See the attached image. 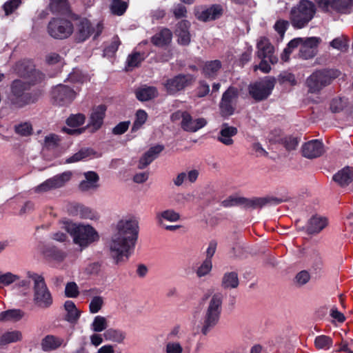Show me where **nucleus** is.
Instances as JSON below:
<instances>
[{
    "label": "nucleus",
    "instance_id": "1",
    "mask_svg": "<svg viewBox=\"0 0 353 353\" xmlns=\"http://www.w3.org/2000/svg\"><path fill=\"white\" fill-rule=\"evenodd\" d=\"M139 222L135 219H122L109 243L110 254L117 264L128 261L134 252L138 239Z\"/></svg>",
    "mask_w": 353,
    "mask_h": 353
},
{
    "label": "nucleus",
    "instance_id": "2",
    "mask_svg": "<svg viewBox=\"0 0 353 353\" xmlns=\"http://www.w3.org/2000/svg\"><path fill=\"white\" fill-rule=\"evenodd\" d=\"M23 64L17 65V68L22 66ZM17 70L21 76L28 77L31 81L30 83L17 79L13 81L10 85V93L8 96L10 103L17 108H22L38 100V94L30 92L29 90L31 84L41 82L45 79V75L39 70L32 68L28 71H21L20 68Z\"/></svg>",
    "mask_w": 353,
    "mask_h": 353
},
{
    "label": "nucleus",
    "instance_id": "3",
    "mask_svg": "<svg viewBox=\"0 0 353 353\" xmlns=\"http://www.w3.org/2000/svg\"><path fill=\"white\" fill-rule=\"evenodd\" d=\"M64 228L72 236L73 243L81 250L99 239L97 230L88 224H78L72 222H65Z\"/></svg>",
    "mask_w": 353,
    "mask_h": 353
},
{
    "label": "nucleus",
    "instance_id": "4",
    "mask_svg": "<svg viewBox=\"0 0 353 353\" xmlns=\"http://www.w3.org/2000/svg\"><path fill=\"white\" fill-rule=\"evenodd\" d=\"M27 277L33 281V298L35 306L40 309H48L53 304V297L43 276L33 272H28Z\"/></svg>",
    "mask_w": 353,
    "mask_h": 353
},
{
    "label": "nucleus",
    "instance_id": "5",
    "mask_svg": "<svg viewBox=\"0 0 353 353\" xmlns=\"http://www.w3.org/2000/svg\"><path fill=\"white\" fill-rule=\"evenodd\" d=\"M223 295L221 292L214 293L210 298L205 310L201 332L207 335L218 323L221 310Z\"/></svg>",
    "mask_w": 353,
    "mask_h": 353
},
{
    "label": "nucleus",
    "instance_id": "6",
    "mask_svg": "<svg viewBox=\"0 0 353 353\" xmlns=\"http://www.w3.org/2000/svg\"><path fill=\"white\" fill-rule=\"evenodd\" d=\"M316 11V6L312 1L301 0L290 11L292 26L296 29L304 28L314 18Z\"/></svg>",
    "mask_w": 353,
    "mask_h": 353
},
{
    "label": "nucleus",
    "instance_id": "7",
    "mask_svg": "<svg viewBox=\"0 0 353 353\" xmlns=\"http://www.w3.org/2000/svg\"><path fill=\"white\" fill-rule=\"evenodd\" d=\"M339 73V71L336 70H321L314 72L306 79L308 91L311 93L319 92L337 78Z\"/></svg>",
    "mask_w": 353,
    "mask_h": 353
},
{
    "label": "nucleus",
    "instance_id": "8",
    "mask_svg": "<svg viewBox=\"0 0 353 353\" xmlns=\"http://www.w3.org/2000/svg\"><path fill=\"white\" fill-rule=\"evenodd\" d=\"M104 26L103 21H99L93 26L90 21L83 18L79 19L76 26V39L79 42H83L88 39L92 34H94V39H97L103 32Z\"/></svg>",
    "mask_w": 353,
    "mask_h": 353
},
{
    "label": "nucleus",
    "instance_id": "9",
    "mask_svg": "<svg viewBox=\"0 0 353 353\" xmlns=\"http://www.w3.org/2000/svg\"><path fill=\"white\" fill-rule=\"evenodd\" d=\"M73 31L74 26L72 22L63 18H53L48 26L49 34L55 39H66L72 34Z\"/></svg>",
    "mask_w": 353,
    "mask_h": 353
},
{
    "label": "nucleus",
    "instance_id": "10",
    "mask_svg": "<svg viewBox=\"0 0 353 353\" xmlns=\"http://www.w3.org/2000/svg\"><path fill=\"white\" fill-rule=\"evenodd\" d=\"M239 94V90L233 86H230L223 92L219 103L220 113L223 117L234 114Z\"/></svg>",
    "mask_w": 353,
    "mask_h": 353
},
{
    "label": "nucleus",
    "instance_id": "11",
    "mask_svg": "<svg viewBox=\"0 0 353 353\" xmlns=\"http://www.w3.org/2000/svg\"><path fill=\"white\" fill-rule=\"evenodd\" d=\"M275 84L274 78H267L249 86V93L256 101H263L271 94Z\"/></svg>",
    "mask_w": 353,
    "mask_h": 353
},
{
    "label": "nucleus",
    "instance_id": "12",
    "mask_svg": "<svg viewBox=\"0 0 353 353\" xmlns=\"http://www.w3.org/2000/svg\"><path fill=\"white\" fill-rule=\"evenodd\" d=\"M72 172L66 171L57 174L34 188V192L37 193L46 192L54 189L60 188L65 185L72 177Z\"/></svg>",
    "mask_w": 353,
    "mask_h": 353
},
{
    "label": "nucleus",
    "instance_id": "13",
    "mask_svg": "<svg viewBox=\"0 0 353 353\" xmlns=\"http://www.w3.org/2000/svg\"><path fill=\"white\" fill-rule=\"evenodd\" d=\"M194 81V78L191 74H179L168 79L164 86L168 94H174L190 85Z\"/></svg>",
    "mask_w": 353,
    "mask_h": 353
},
{
    "label": "nucleus",
    "instance_id": "14",
    "mask_svg": "<svg viewBox=\"0 0 353 353\" xmlns=\"http://www.w3.org/2000/svg\"><path fill=\"white\" fill-rule=\"evenodd\" d=\"M256 55L259 59H268L271 64L278 62V58L274 54V47L265 37L259 39L256 44Z\"/></svg>",
    "mask_w": 353,
    "mask_h": 353
},
{
    "label": "nucleus",
    "instance_id": "15",
    "mask_svg": "<svg viewBox=\"0 0 353 353\" xmlns=\"http://www.w3.org/2000/svg\"><path fill=\"white\" fill-rule=\"evenodd\" d=\"M54 102L59 105H65L70 103L76 97V92L68 86L58 85L52 92Z\"/></svg>",
    "mask_w": 353,
    "mask_h": 353
},
{
    "label": "nucleus",
    "instance_id": "16",
    "mask_svg": "<svg viewBox=\"0 0 353 353\" xmlns=\"http://www.w3.org/2000/svg\"><path fill=\"white\" fill-rule=\"evenodd\" d=\"M283 199L274 196H266L263 197H253L248 199L245 197L244 208L246 209H258L266 205H275L281 203Z\"/></svg>",
    "mask_w": 353,
    "mask_h": 353
},
{
    "label": "nucleus",
    "instance_id": "17",
    "mask_svg": "<svg viewBox=\"0 0 353 353\" xmlns=\"http://www.w3.org/2000/svg\"><path fill=\"white\" fill-rule=\"evenodd\" d=\"M106 110L105 105H99L92 108L88 123L92 132L98 130L102 126Z\"/></svg>",
    "mask_w": 353,
    "mask_h": 353
},
{
    "label": "nucleus",
    "instance_id": "18",
    "mask_svg": "<svg viewBox=\"0 0 353 353\" xmlns=\"http://www.w3.org/2000/svg\"><path fill=\"white\" fill-rule=\"evenodd\" d=\"M323 153V143L317 139L310 141L302 146L303 156L307 159L319 157Z\"/></svg>",
    "mask_w": 353,
    "mask_h": 353
},
{
    "label": "nucleus",
    "instance_id": "19",
    "mask_svg": "<svg viewBox=\"0 0 353 353\" xmlns=\"http://www.w3.org/2000/svg\"><path fill=\"white\" fill-rule=\"evenodd\" d=\"M223 14V8L220 5H212L206 8L198 10L196 17L201 21L206 22L219 19Z\"/></svg>",
    "mask_w": 353,
    "mask_h": 353
},
{
    "label": "nucleus",
    "instance_id": "20",
    "mask_svg": "<svg viewBox=\"0 0 353 353\" xmlns=\"http://www.w3.org/2000/svg\"><path fill=\"white\" fill-rule=\"evenodd\" d=\"M319 41L320 39L318 37H309L303 39L299 49V57L304 59L312 58L315 55V50Z\"/></svg>",
    "mask_w": 353,
    "mask_h": 353
},
{
    "label": "nucleus",
    "instance_id": "21",
    "mask_svg": "<svg viewBox=\"0 0 353 353\" xmlns=\"http://www.w3.org/2000/svg\"><path fill=\"white\" fill-rule=\"evenodd\" d=\"M48 8L53 14L72 17L68 0H50Z\"/></svg>",
    "mask_w": 353,
    "mask_h": 353
},
{
    "label": "nucleus",
    "instance_id": "22",
    "mask_svg": "<svg viewBox=\"0 0 353 353\" xmlns=\"http://www.w3.org/2000/svg\"><path fill=\"white\" fill-rule=\"evenodd\" d=\"M65 345L63 338L52 334L46 336L41 341V347L44 352L55 350Z\"/></svg>",
    "mask_w": 353,
    "mask_h": 353
},
{
    "label": "nucleus",
    "instance_id": "23",
    "mask_svg": "<svg viewBox=\"0 0 353 353\" xmlns=\"http://www.w3.org/2000/svg\"><path fill=\"white\" fill-rule=\"evenodd\" d=\"M238 130L236 128L230 126L228 123H224L221 125L217 139L225 145H231L234 143L232 137L235 136Z\"/></svg>",
    "mask_w": 353,
    "mask_h": 353
},
{
    "label": "nucleus",
    "instance_id": "24",
    "mask_svg": "<svg viewBox=\"0 0 353 353\" xmlns=\"http://www.w3.org/2000/svg\"><path fill=\"white\" fill-rule=\"evenodd\" d=\"M207 123V121L203 118H199L196 119H192L191 115L188 112L185 114L183 120L181 121V128L189 132H196L199 129L204 127Z\"/></svg>",
    "mask_w": 353,
    "mask_h": 353
},
{
    "label": "nucleus",
    "instance_id": "25",
    "mask_svg": "<svg viewBox=\"0 0 353 353\" xmlns=\"http://www.w3.org/2000/svg\"><path fill=\"white\" fill-rule=\"evenodd\" d=\"M199 174V171L194 169L181 172L173 178L172 182L177 187L181 186L186 182L193 183L197 180Z\"/></svg>",
    "mask_w": 353,
    "mask_h": 353
},
{
    "label": "nucleus",
    "instance_id": "26",
    "mask_svg": "<svg viewBox=\"0 0 353 353\" xmlns=\"http://www.w3.org/2000/svg\"><path fill=\"white\" fill-rule=\"evenodd\" d=\"M190 23L187 20H182L179 22L176 30V34L178 37V43L183 46H188L190 42V34L189 28Z\"/></svg>",
    "mask_w": 353,
    "mask_h": 353
},
{
    "label": "nucleus",
    "instance_id": "27",
    "mask_svg": "<svg viewBox=\"0 0 353 353\" xmlns=\"http://www.w3.org/2000/svg\"><path fill=\"white\" fill-rule=\"evenodd\" d=\"M332 179L341 187H345L353 181V168L345 167L335 174Z\"/></svg>",
    "mask_w": 353,
    "mask_h": 353
},
{
    "label": "nucleus",
    "instance_id": "28",
    "mask_svg": "<svg viewBox=\"0 0 353 353\" xmlns=\"http://www.w3.org/2000/svg\"><path fill=\"white\" fill-rule=\"evenodd\" d=\"M328 224L327 219L324 216L314 215L308 221L307 231L309 234H318Z\"/></svg>",
    "mask_w": 353,
    "mask_h": 353
},
{
    "label": "nucleus",
    "instance_id": "29",
    "mask_svg": "<svg viewBox=\"0 0 353 353\" xmlns=\"http://www.w3.org/2000/svg\"><path fill=\"white\" fill-rule=\"evenodd\" d=\"M70 213L72 215L79 216L82 219H96L97 214L88 207L81 204H73L69 209Z\"/></svg>",
    "mask_w": 353,
    "mask_h": 353
},
{
    "label": "nucleus",
    "instance_id": "30",
    "mask_svg": "<svg viewBox=\"0 0 353 353\" xmlns=\"http://www.w3.org/2000/svg\"><path fill=\"white\" fill-rule=\"evenodd\" d=\"M172 33L168 28H162L151 39L152 43L158 47L168 46L172 41Z\"/></svg>",
    "mask_w": 353,
    "mask_h": 353
},
{
    "label": "nucleus",
    "instance_id": "31",
    "mask_svg": "<svg viewBox=\"0 0 353 353\" xmlns=\"http://www.w3.org/2000/svg\"><path fill=\"white\" fill-rule=\"evenodd\" d=\"M135 94L138 100L146 101L157 97L158 96V91L154 86L144 85L138 88Z\"/></svg>",
    "mask_w": 353,
    "mask_h": 353
},
{
    "label": "nucleus",
    "instance_id": "32",
    "mask_svg": "<svg viewBox=\"0 0 353 353\" xmlns=\"http://www.w3.org/2000/svg\"><path fill=\"white\" fill-rule=\"evenodd\" d=\"M85 179L81 181L79 184V188L82 191H88L90 190L96 189L99 185L97 182L99 181V176L94 172H88L85 173Z\"/></svg>",
    "mask_w": 353,
    "mask_h": 353
},
{
    "label": "nucleus",
    "instance_id": "33",
    "mask_svg": "<svg viewBox=\"0 0 353 353\" xmlns=\"http://www.w3.org/2000/svg\"><path fill=\"white\" fill-rule=\"evenodd\" d=\"M221 63L219 60L206 61L203 65L202 73L207 78H214L221 68Z\"/></svg>",
    "mask_w": 353,
    "mask_h": 353
},
{
    "label": "nucleus",
    "instance_id": "34",
    "mask_svg": "<svg viewBox=\"0 0 353 353\" xmlns=\"http://www.w3.org/2000/svg\"><path fill=\"white\" fill-rule=\"evenodd\" d=\"M43 254L44 256L49 260L57 262L63 261L67 256V254L64 251L58 249L54 246L50 245L45 248L43 251Z\"/></svg>",
    "mask_w": 353,
    "mask_h": 353
},
{
    "label": "nucleus",
    "instance_id": "35",
    "mask_svg": "<svg viewBox=\"0 0 353 353\" xmlns=\"http://www.w3.org/2000/svg\"><path fill=\"white\" fill-rule=\"evenodd\" d=\"M239 281L236 272H225L221 279V287L223 289H234L239 286Z\"/></svg>",
    "mask_w": 353,
    "mask_h": 353
},
{
    "label": "nucleus",
    "instance_id": "36",
    "mask_svg": "<svg viewBox=\"0 0 353 353\" xmlns=\"http://www.w3.org/2000/svg\"><path fill=\"white\" fill-rule=\"evenodd\" d=\"M103 336L106 341L121 344L126 338V334L122 330L110 328L105 331Z\"/></svg>",
    "mask_w": 353,
    "mask_h": 353
},
{
    "label": "nucleus",
    "instance_id": "37",
    "mask_svg": "<svg viewBox=\"0 0 353 353\" xmlns=\"http://www.w3.org/2000/svg\"><path fill=\"white\" fill-rule=\"evenodd\" d=\"M156 219L159 224L163 225V220L175 222L180 219V214L172 209L163 210L157 214Z\"/></svg>",
    "mask_w": 353,
    "mask_h": 353
},
{
    "label": "nucleus",
    "instance_id": "38",
    "mask_svg": "<svg viewBox=\"0 0 353 353\" xmlns=\"http://www.w3.org/2000/svg\"><path fill=\"white\" fill-rule=\"evenodd\" d=\"M23 316L24 312L19 309L8 310L0 313V321H18Z\"/></svg>",
    "mask_w": 353,
    "mask_h": 353
},
{
    "label": "nucleus",
    "instance_id": "39",
    "mask_svg": "<svg viewBox=\"0 0 353 353\" xmlns=\"http://www.w3.org/2000/svg\"><path fill=\"white\" fill-rule=\"evenodd\" d=\"M22 339V334L20 331L14 330L7 332L0 336V346H4L11 343H16Z\"/></svg>",
    "mask_w": 353,
    "mask_h": 353
},
{
    "label": "nucleus",
    "instance_id": "40",
    "mask_svg": "<svg viewBox=\"0 0 353 353\" xmlns=\"http://www.w3.org/2000/svg\"><path fill=\"white\" fill-rule=\"evenodd\" d=\"M64 307L67 311L65 319L68 321L74 322L78 320L80 313L73 301H66L64 303Z\"/></svg>",
    "mask_w": 353,
    "mask_h": 353
},
{
    "label": "nucleus",
    "instance_id": "41",
    "mask_svg": "<svg viewBox=\"0 0 353 353\" xmlns=\"http://www.w3.org/2000/svg\"><path fill=\"white\" fill-rule=\"evenodd\" d=\"M95 152L90 148H83L78 152L73 154L72 157L66 159L67 163H71L83 160L87 158H90L94 155Z\"/></svg>",
    "mask_w": 353,
    "mask_h": 353
},
{
    "label": "nucleus",
    "instance_id": "42",
    "mask_svg": "<svg viewBox=\"0 0 353 353\" xmlns=\"http://www.w3.org/2000/svg\"><path fill=\"white\" fill-rule=\"evenodd\" d=\"M333 344L331 337L326 335H320L314 339V346L318 350H329Z\"/></svg>",
    "mask_w": 353,
    "mask_h": 353
},
{
    "label": "nucleus",
    "instance_id": "43",
    "mask_svg": "<svg viewBox=\"0 0 353 353\" xmlns=\"http://www.w3.org/2000/svg\"><path fill=\"white\" fill-rule=\"evenodd\" d=\"M334 11L340 13H349L353 5V0H334Z\"/></svg>",
    "mask_w": 353,
    "mask_h": 353
},
{
    "label": "nucleus",
    "instance_id": "44",
    "mask_svg": "<svg viewBox=\"0 0 353 353\" xmlns=\"http://www.w3.org/2000/svg\"><path fill=\"white\" fill-rule=\"evenodd\" d=\"M128 3L120 0H112L110 9L112 12L117 16H121L126 11Z\"/></svg>",
    "mask_w": 353,
    "mask_h": 353
},
{
    "label": "nucleus",
    "instance_id": "45",
    "mask_svg": "<svg viewBox=\"0 0 353 353\" xmlns=\"http://www.w3.org/2000/svg\"><path fill=\"white\" fill-rule=\"evenodd\" d=\"M108 326L107 319L102 316H95L92 323L91 324V328L95 332H101L106 330Z\"/></svg>",
    "mask_w": 353,
    "mask_h": 353
},
{
    "label": "nucleus",
    "instance_id": "46",
    "mask_svg": "<svg viewBox=\"0 0 353 353\" xmlns=\"http://www.w3.org/2000/svg\"><path fill=\"white\" fill-rule=\"evenodd\" d=\"M21 4L22 0H8L2 6L5 15L9 16L13 14Z\"/></svg>",
    "mask_w": 353,
    "mask_h": 353
},
{
    "label": "nucleus",
    "instance_id": "47",
    "mask_svg": "<svg viewBox=\"0 0 353 353\" xmlns=\"http://www.w3.org/2000/svg\"><path fill=\"white\" fill-rule=\"evenodd\" d=\"M245 197L238 196H230L222 201L221 205L224 208L241 205L244 207Z\"/></svg>",
    "mask_w": 353,
    "mask_h": 353
},
{
    "label": "nucleus",
    "instance_id": "48",
    "mask_svg": "<svg viewBox=\"0 0 353 353\" xmlns=\"http://www.w3.org/2000/svg\"><path fill=\"white\" fill-rule=\"evenodd\" d=\"M61 139L59 137L55 134H50L46 136L43 146V148L51 150L59 146Z\"/></svg>",
    "mask_w": 353,
    "mask_h": 353
},
{
    "label": "nucleus",
    "instance_id": "49",
    "mask_svg": "<svg viewBox=\"0 0 353 353\" xmlns=\"http://www.w3.org/2000/svg\"><path fill=\"white\" fill-rule=\"evenodd\" d=\"M148 118V114L145 111L139 110L137 112L136 119L134 121L132 131L135 132L138 130L145 123Z\"/></svg>",
    "mask_w": 353,
    "mask_h": 353
},
{
    "label": "nucleus",
    "instance_id": "50",
    "mask_svg": "<svg viewBox=\"0 0 353 353\" xmlns=\"http://www.w3.org/2000/svg\"><path fill=\"white\" fill-rule=\"evenodd\" d=\"M212 268V260L205 259L196 270V274L199 278L210 274Z\"/></svg>",
    "mask_w": 353,
    "mask_h": 353
},
{
    "label": "nucleus",
    "instance_id": "51",
    "mask_svg": "<svg viewBox=\"0 0 353 353\" xmlns=\"http://www.w3.org/2000/svg\"><path fill=\"white\" fill-rule=\"evenodd\" d=\"M19 279V276L17 274H14L10 272L3 274L0 271V284L3 285H10L14 282L18 281Z\"/></svg>",
    "mask_w": 353,
    "mask_h": 353
},
{
    "label": "nucleus",
    "instance_id": "52",
    "mask_svg": "<svg viewBox=\"0 0 353 353\" xmlns=\"http://www.w3.org/2000/svg\"><path fill=\"white\" fill-rule=\"evenodd\" d=\"M85 120L84 114L79 113L77 114H72L66 120L68 125L71 127H78L82 125Z\"/></svg>",
    "mask_w": 353,
    "mask_h": 353
},
{
    "label": "nucleus",
    "instance_id": "53",
    "mask_svg": "<svg viewBox=\"0 0 353 353\" xmlns=\"http://www.w3.org/2000/svg\"><path fill=\"white\" fill-rule=\"evenodd\" d=\"M104 303L103 298L98 296H94L89 305V310L90 313L95 314L97 313L102 307Z\"/></svg>",
    "mask_w": 353,
    "mask_h": 353
},
{
    "label": "nucleus",
    "instance_id": "54",
    "mask_svg": "<svg viewBox=\"0 0 353 353\" xmlns=\"http://www.w3.org/2000/svg\"><path fill=\"white\" fill-rule=\"evenodd\" d=\"M315 2L323 12H330L334 10V0H315Z\"/></svg>",
    "mask_w": 353,
    "mask_h": 353
},
{
    "label": "nucleus",
    "instance_id": "55",
    "mask_svg": "<svg viewBox=\"0 0 353 353\" xmlns=\"http://www.w3.org/2000/svg\"><path fill=\"white\" fill-rule=\"evenodd\" d=\"M310 280V274L306 270H302L296 274L294 278V282L298 286H303L307 283Z\"/></svg>",
    "mask_w": 353,
    "mask_h": 353
},
{
    "label": "nucleus",
    "instance_id": "56",
    "mask_svg": "<svg viewBox=\"0 0 353 353\" xmlns=\"http://www.w3.org/2000/svg\"><path fill=\"white\" fill-rule=\"evenodd\" d=\"M346 99L343 98H334L330 103V109L333 112L341 111L346 105Z\"/></svg>",
    "mask_w": 353,
    "mask_h": 353
},
{
    "label": "nucleus",
    "instance_id": "57",
    "mask_svg": "<svg viewBox=\"0 0 353 353\" xmlns=\"http://www.w3.org/2000/svg\"><path fill=\"white\" fill-rule=\"evenodd\" d=\"M143 57L141 53L134 52L130 54L127 59V65L128 68L137 67L143 61Z\"/></svg>",
    "mask_w": 353,
    "mask_h": 353
},
{
    "label": "nucleus",
    "instance_id": "58",
    "mask_svg": "<svg viewBox=\"0 0 353 353\" xmlns=\"http://www.w3.org/2000/svg\"><path fill=\"white\" fill-rule=\"evenodd\" d=\"M14 130L17 134L26 137L31 134L32 128L30 123L25 122L16 125Z\"/></svg>",
    "mask_w": 353,
    "mask_h": 353
},
{
    "label": "nucleus",
    "instance_id": "59",
    "mask_svg": "<svg viewBox=\"0 0 353 353\" xmlns=\"http://www.w3.org/2000/svg\"><path fill=\"white\" fill-rule=\"evenodd\" d=\"M166 353H182L183 348L181 343L177 341H169L165 345Z\"/></svg>",
    "mask_w": 353,
    "mask_h": 353
},
{
    "label": "nucleus",
    "instance_id": "60",
    "mask_svg": "<svg viewBox=\"0 0 353 353\" xmlns=\"http://www.w3.org/2000/svg\"><path fill=\"white\" fill-rule=\"evenodd\" d=\"M79 294V288L76 283H68L65 288V294L67 297L76 298Z\"/></svg>",
    "mask_w": 353,
    "mask_h": 353
},
{
    "label": "nucleus",
    "instance_id": "61",
    "mask_svg": "<svg viewBox=\"0 0 353 353\" xmlns=\"http://www.w3.org/2000/svg\"><path fill=\"white\" fill-rule=\"evenodd\" d=\"M288 21L285 20H278L274 26V30L279 33L281 38L283 37L284 34L287 30Z\"/></svg>",
    "mask_w": 353,
    "mask_h": 353
},
{
    "label": "nucleus",
    "instance_id": "62",
    "mask_svg": "<svg viewBox=\"0 0 353 353\" xmlns=\"http://www.w3.org/2000/svg\"><path fill=\"white\" fill-rule=\"evenodd\" d=\"M121 44V41L119 38L117 36H115L112 38L111 43L105 48V52L106 53H112L116 52L119 48V46Z\"/></svg>",
    "mask_w": 353,
    "mask_h": 353
},
{
    "label": "nucleus",
    "instance_id": "63",
    "mask_svg": "<svg viewBox=\"0 0 353 353\" xmlns=\"http://www.w3.org/2000/svg\"><path fill=\"white\" fill-rule=\"evenodd\" d=\"M330 45L332 48L341 51L346 50L347 46L345 39L342 38L334 39L331 41Z\"/></svg>",
    "mask_w": 353,
    "mask_h": 353
},
{
    "label": "nucleus",
    "instance_id": "64",
    "mask_svg": "<svg viewBox=\"0 0 353 353\" xmlns=\"http://www.w3.org/2000/svg\"><path fill=\"white\" fill-rule=\"evenodd\" d=\"M210 92V86L204 81H201L197 88V97H203Z\"/></svg>",
    "mask_w": 353,
    "mask_h": 353
}]
</instances>
